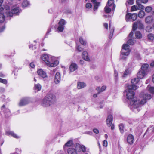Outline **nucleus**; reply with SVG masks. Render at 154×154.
Here are the masks:
<instances>
[{"label":"nucleus","mask_w":154,"mask_h":154,"mask_svg":"<svg viewBox=\"0 0 154 154\" xmlns=\"http://www.w3.org/2000/svg\"><path fill=\"white\" fill-rule=\"evenodd\" d=\"M56 100L55 95L53 93H49L42 99L41 103L42 106L48 107L54 104Z\"/></svg>","instance_id":"f03ea898"},{"label":"nucleus","mask_w":154,"mask_h":154,"mask_svg":"<svg viewBox=\"0 0 154 154\" xmlns=\"http://www.w3.org/2000/svg\"><path fill=\"white\" fill-rule=\"evenodd\" d=\"M84 63V61L83 60H80L79 61V63L80 64L82 65Z\"/></svg>","instance_id":"680f3d73"},{"label":"nucleus","mask_w":154,"mask_h":154,"mask_svg":"<svg viewBox=\"0 0 154 154\" xmlns=\"http://www.w3.org/2000/svg\"><path fill=\"white\" fill-rule=\"evenodd\" d=\"M145 12L143 11H141L138 13V17L140 18H143L145 16Z\"/></svg>","instance_id":"c85d7f7f"},{"label":"nucleus","mask_w":154,"mask_h":154,"mask_svg":"<svg viewBox=\"0 0 154 154\" xmlns=\"http://www.w3.org/2000/svg\"><path fill=\"white\" fill-rule=\"evenodd\" d=\"M119 128L121 133H122L124 132V126L123 124H121L119 126Z\"/></svg>","instance_id":"a19ab883"},{"label":"nucleus","mask_w":154,"mask_h":154,"mask_svg":"<svg viewBox=\"0 0 154 154\" xmlns=\"http://www.w3.org/2000/svg\"><path fill=\"white\" fill-rule=\"evenodd\" d=\"M34 89L37 91H40L42 88L41 85L39 84H35L34 87Z\"/></svg>","instance_id":"7c9ffc66"},{"label":"nucleus","mask_w":154,"mask_h":154,"mask_svg":"<svg viewBox=\"0 0 154 154\" xmlns=\"http://www.w3.org/2000/svg\"><path fill=\"white\" fill-rule=\"evenodd\" d=\"M114 3V0H109L108 1L107 5L109 7H112V10H114L115 9L116 6Z\"/></svg>","instance_id":"5701e85b"},{"label":"nucleus","mask_w":154,"mask_h":154,"mask_svg":"<svg viewBox=\"0 0 154 154\" xmlns=\"http://www.w3.org/2000/svg\"><path fill=\"white\" fill-rule=\"evenodd\" d=\"M73 145V141L72 140H70L68 141L65 143L64 146V149H65L66 147H69Z\"/></svg>","instance_id":"cd10ccee"},{"label":"nucleus","mask_w":154,"mask_h":154,"mask_svg":"<svg viewBox=\"0 0 154 154\" xmlns=\"http://www.w3.org/2000/svg\"><path fill=\"white\" fill-rule=\"evenodd\" d=\"M128 43L130 45H133L134 43V42L132 39H130L128 40Z\"/></svg>","instance_id":"49530a36"},{"label":"nucleus","mask_w":154,"mask_h":154,"mask_svg":"<svg viewBox=\"0 0 154 154\" xmlns=\"http://www.w3.org/2000/svg\"><path fill=\"white\" fill-rule=\"evenodd\" d=\"M0 82L6 84L7 82L6 80L0 78Z\"/></svg>","instance_id":"a18cd8bd"},{"label":"nucleus","mask_w":154,"mask_h":154,"mask_svg":"<svg viewBox=\"0 0 154 154\" xmlns=\"http://www.w3.org/2000/svg\"><path fill=\"white\" fill-rule=\"evenodd\" d=\"M112 9V7H109L108 5H106L104 8L105 11L107 13H109Z\"/></svg>","instance_id":"72a5a7b5"},{"label":"nucleus","mask_w":154,"mask_h":154,"mask_svg":"<svg viewBox=\"0 0 154 154\" xmlns=\"http://www.w3.org/2000/svg\"><path fill=\"white\" fill-rule=\"evenodd\" d=\"M30 66L32 68H33L35 67V65L33 63H30Z\"/></svg>","instance_id":"13d9d810"},{"label":"nucleus","mask_w":154,"mask_h":154,"mask_svg":"<svg viewBox=\"0 0 154 154\" xmlns=\"http://www.w3.org/2000/svg\"><path fill=\"white\" fill-rule=\"evenodd\" d=\"M82 58L85 60L87 61H89L90 59L88 57V52L86 51L83 52L82 55Z\"/></svg>","instance_id":"412c9836"},{"label":"nucleus","mask_w":154,"mask_h":154,"mask_svg":"<svg viewBox=\"0 0 154 154\" xmlns=\"http://www.w3.org/2000/svg\"><path fill=\"white\" fill-rule=\"evenodd\" d=\"M147 38L149 40L152 41L154 38V36L152 34L150 33L148 34Z\"/></svg>","instance_id":"58836bf2"},{"label":"nucleus","mask_w":154,"mask_h":154,"mask_svg":"<svg viewBox=\"0 0 154 154\" xmlns=\"http://www.w3.org/2000/svg\"><path fill=\"white\" fill-rule=\"evenodd\" d=\"M108 145V142L106 140H105L103 142V145L105 147H106Z\"/></svg>","instance_id":"09e8293b"},{"label":"nucleus","mask_w":154,"mask_h":154,"mask_svg":"<svg viewBox=\"0 0 154 154\" xmlns=\"http://www.w3.org/2000/svg\"><path fill=\"white\" fill-rule=\"evenodd\" d=\"M153 28L150 26H147L146 28V30L147 32H151L152 31Z\"/></svg>","instance_id":"ea45409f"},{"label":"nucleus","mask_w":154,"mask_h":154,"mask_svg":"<svg viewBox=\"0 0 154 154\" xmlns=\"http://www.w3.org/2000/svg\"><path fill=\"white\" fill-rule=\"evenodd\" d=\"M140 0L136 1V5H134L131 6V12L136 11L137 10H140L141 9H143L144 8V6L141 4H139V2Z\"/></svg>","instance_id":"423d86ee"},{"label":"nucleus","mask_w":154,"mask_h":154,"mask_svg":"<svg viewBox=\"0 0 154 154\" xmlns=\"http://www.w3.org/2000/svg\"><path fill=\"white\" fill-rule=\"evenodd\" d=\"M6 134L7 135H11L14 138L16 139H19L20 138V136L17 135L13 131H6Z\"/></svg>","instance_id":"f3484780"},{"label":"nucleus","mask_w":154,"mask_h":154,"mask_svg":"<svg viewBox=\"0 0 154 154\" xmlns=\"http://www.w3.org/2000/svg\"><path fill=\"white\" fill-rule=\"evenodd\" d=\"M104 27L106 29H108V24L107 23H104Z\"/></svg>","instance_id":"5fc2aeb1"},{"label":"nucleus","mask_w":154,"mask_h":154,"mask_svg":"<svg viewBox=\"0 0 154 154\" xmlns=\"http://www.w3.org/2000/svg\"><path fill=\"white\" fill-rule=\"evenodd\" d=\"M5 91V89L4 88L0 87V92L1 93H2Z\"/></svg>","instance_id":"4d7b16f0"},{"label":"nucleus","mask_w":154,"mask_h":154,"mask_svg":"<svg viewBox=\"0 0 154 154\" xmlns=\"http://www.w3.org/2000/svg\"><path fill=\"white\" fill-rule=\"evenodd\" d=\"M5 8L6 10V13L7 17H12L14 14L18 15V13L21 11V9L17 5H14L11 7V11L8 7H6Z\"/></svg>","instance_id":"39448f33"},{"label":"nucleus","mask_w":154,"mask_h":154,"mask_svg":"<svg viewBox=\"0 0 154 154\" xmlns=\"http://www.w3.org/2000/svg\"><path fill=\"white\" fill-rule=\"evenodd\" d=\"M29 100L28 98H24L21 99L19 103V106H23L29 103Z\"/></svg>","instance_id":"9b49d317"},{"label":"nucleus","mask_w":154,"mask_h":154,"mask_svg":"<svg viewBox=\"0 0 154 154\" xmlns=\"http://www.w3.org/2000/svg\"><path fill=\"white\" fill-rule=\"evenodd\" d=\"M5 98V96L4 95H2L1 97V98L2 99V101H4V100Z\"/></svg>","instance_id":"052dcab7"},{"label":"nucleus","mask_w":154,"mask_h":154,"mask_svg":"<svg viewBox=\"0 0 154 154\" xmlns=\"http://www.w3.org/2000/svg\"><path fill=\"white\" fill-rule=\"evenodd\" d=\"M79 41L80 43L83 45H85L86 44V41L82 37H80L79 38Z\"/></svg>","instance_id":"2f4dec72"},{"label":"nucleus","mask_w":154,"mask_h":154,"mask_svg":"<svg viewBox=\"0 0 154 154\" xmlns=\"http://www.w3.org/2000/svg\"><path fill=\"white\" fill-rule=\"evenodd\" d=\"M100 88H101L100 87H98L96 88V90L98 91L99 93L101 92L100 91Z\"/></svg>","instance_id":"6e6d98bb"},{"label":"nucleus","mask_w":154,"mask_h":154,"mask_svg":"<svg viewBox=\"0 0 154 154\" xmlns=\"http://www.w3.org/2000/svg\"><path fill=\"white\" fill-rule=\"evenodd\" d=\"M57 153L58 154H64L61 151H60L57 152Z\"/></svg>","instance_id":"69168bd1"},{"label":"nucleus","mask_w":154,"mask_h":154,"mask_svg":"<svg viewBox=\"0 0 154 154\" xmlns=\"http://www.w3.org/2000/svg\"><path fill=\"white\" fill-rule=\"evenodd\" d=\"M0 76L4 77V75L2 72H0Z\"/></svg>","instance_id":"338daca9"},{"label":"nucleus","mask_w":154,"mask_h":154,"mask_svg":"<svg viewBox=\"0 0 154 154\" xmlns=\"http://www.w3.org/2000/svg\"><path fill=\"white\" fill-rule=\"evenodd\" d=\"M37 73L40 76L43 78L47 77L46 73L42 69H38L37 71Z\"/></svg>","instance_id":"dca6fc26"},{"label":"nucleus","mask_w":154,"mask_h":154,"mask_svg":"<svg viewBox=\"0 0 154 154\" xmlns=\"http://www.w3.org/2000/svg\"><path fill=\"white\" fill-rule=\"evenodd\" d=\"M5 29V27L4 26L0 28V32H3Z\"/></svg>","instance_id":"8fccbe9b"},{"label":"nucleus","mask_w":154,"mask_h":154,"mask_svg":"<svg viewBox=\"0 0 154 154\" xmlns=\"http://www.w3.org/2000/svg\"><path fill=\"white\" fill-rule=\"evenodd\" d=\"M150 65L152 67H154V61L151 63Z\"/></svg>","instance_id":"0e129e2a"},{"label":"nucleus","mask_w":154,"mask_h":154,"mask_svg":"<svg viewBox=\"0 0 154 154\" xmlns=\"http://www.w3.org/2000/svg\"><path fill=\"white\" fill-rule=\"evenodd\" d=\"M60 74L59 72H57L56 73L55 76L54 82L55 84H57L60 83Z\"/></svg>","instance_id":"f8f14e48"},{"label":"nucleus","mask_w":154,"mask_h":154,"mask_svg":"<svg viewBox=\"0 0 154 154\" xmlns=\"http://www.w3.org/2000/svg\"><path fill=\"white\" fill-rule=\"evenodd\" d=\"M147 89L148 90L149 92L152 93H154V87H151L149 85H148L147 87Z\"/></svg>","instance_id":"473e14b6"},{"label":"nucleus","mask_w":154,"mask_h":154,"mask_svg":"<svg viewBox=\"0 0 154 154\" xmlns=\"http://www.w3.org/2000/svg\"><path fill=\"white\" fill-rule=\"evenodd\" d=\"M154 20V17L152 16H147L145 20L146 23L147 24H149L153 22Z\"/></svg>","instance_id":"ddd939ff"},{"label":"nucleus","mask_w":154,"mask_h":154,"mask_svg":"<svg viewBox=\"0 0 154 154\" xmlns=\"http://www.w3.org/2000/svg\"><path fill=\"white\" fill-rule=\"evenodd\" d=\"M137 27L140 29H144V27L143 24L140 21H137L134 23L132 29L133 31L136 30Z\"/></svg>","instance_id":"0eeeda50"},{"label":"nucleus","mask_w":154,"mask_h":154,"mask_svg":"<svg viewBox=\"0 0 154 154\" xmlns=\"http://www.w3.org/2000/svg\"><path fill=\"white\" fill-rule=\"evenodd\" d=\"M5 105H3L1 107L2 110H3L4 111H5V113L6 114V112H7V116L10 115L11 113L9 110L8 108H5Z\"/></svg>","instance_id":"a878e982"},{"label":"nucleus","mask_w":154,"mask_h":154,"mask_svg":"<svg viewBox=\"0 0 154 154\" xmlns=\"http://www.w3.org/2000/svg\"><path fill=\"white\" fill-rule=\"evenodd\" d=\"M76 49L79 52L82 51L83 50V48H82L81 47V46L80 45H77Z\"/></svg>","instance_id":"79ce46f5"},{"label":"nucleus","mask_w":154,"mask_h":154,"mask_svg":"<svg viewBox=\"0 0 154 154\" xmlns=\"http://www.w3.org/2000/svg\"><path fill=\"white\" fill-rule=\"evenodd\" d=\"M149 66V65L147 64H143L142 66L141 70L144 71V72H145L146 73Z\"/></svg>","instance_id":"393cba45"},{"label":"nucleus","mask_w":154,"mask_h":154,"mask_svg":"<svg viewBox=\"0 0 154 154\" xmlns=\"http://www.w3.org/2000/svg\"><path fill=\"white\" fill-rule=\"evenodd\" d=\"M138 87L133 85H130L126 86L124 94L126 95L127 98L131 100L130 105L131 110L135 112H137L141 109V105L146 103L147 100L151 98V95L147 93H141L139 97H134V92L133 91L137 89Z\"/></svg>","instance_id":"f257e3e1"},{"label":"nucleus","mask_w":154,"mask_h":154,"mask_svg":"<svg viewBox=\"0 0 154 154\" xmlns=\"http://www.w3.org/2000/svg\"><path fill=\"white\" fill-rule=\"evenodd\" d=\"M111 129L112 130H113L115 128L114 125L113 124H111Z\"/></svg>","instance_id":"e2e57ef3"},{"label":"nucleus","mask_w":154,"mask_h":154,"mask_svg":"<svg viewBox=\"0 0 154 154\" xmlns=\"http://www.w3.org/2000/svg\"><path fill=\"white\" fill-rule=\"evenodd\" d=\"M118 73L116 71H114V79L116 82H117L118 81Z\"/></svg>","instance_id":"37998d69"},{"label":"nucleus","mask_w":154,"mask_h":154,"mask_svg":"<svg viewBox=\"0 0 154 154\" xmlns=\"http://www.w3.org/2000/svg\"><path fill=\"white\" fill-rule=\"evenodd\" d=\"M131 19L133 21L135 20L137 17V14L136 13L131 14Z\"/></svg>","instance_id":"e433bc0d"},{"label":"nucleus","mask_w":154,"mask_h":154,"mask_svg":"<svg viewBox=\"0 0 154 154\" xmlns=\"http://www.w3.org/2000/svg\"><path fill=\"white\" fill-rule=\"evenodd\" d=\"M131 13H128L126 15V20L127 21H129L131 18Z\"/></svg>","instance_id":"c9c22d12"},{"label":"nucleus","mask_w":154,"mask_h":154,"mask_svg":"<svg viewBox=\"0 0 154 154\" xmlns=\"http://www.w3.org/2000/svg\"><path fill=\"white\" fill-rule=\"evenodd\" d=\"M134 137L131 134H129L127 136V140L128 144L130 145L132 144L134 142Z\"/></svg>","instance_id":"2eb2a0df"},{"label":"nucleus","mask_w":154,"mask_h":154,"mask_svg":"<svg viewBox=\"0 0 154 154\" xmlns=\"http://www.w3.org/2000/svg\"><path fill=\"white\" fill-rule=\"evenodd\" d=\"M92 7V5L90 3H87L86 4L85 7L87 8H91Z\"/></svg>","instance_id":"c03bdc74"},{"label":"nucleus","mask_w":154,"mask_h":154,"mask_svg":"<svg viewBox=\"0 0 154 154\" xmlns=\"http://www.w3.org/2000/svg\"><path fill=\"white\" fill-rule=\"evenodd\" d=\"M94 132L96 134H98L99 133V131L97 129H94L93 130Z\"/></svg>","instance_id":"864d4df0"},{"label":"nucleus","mask_w":154,"mask_h":154,"mask_svg":"<svg viewBox=\"0 0 154 154\" xmlns=\"http://www.w3.org/2000/svg\"><path fill=\"white\" fill-rule=\"evenodd\" d=\"M77 150L75 148V146L73 147L69 148L67 150V152L69 154H77Z\"/></svg>","instance_id":"a211bd4d"},{"label":"nucleus","mask_w":154,"mask_h":154,"mask_svg":"<svg viewBox=\"0 0 154 154\" xmlns=\"http://www.w3.org/2000/svg\"><path fill=\"white\" fill-rule=\"evenodd\" d=\"M41 58L45 62L46 64L50 67L56 66L59 63L58 60H55L54 57L50 55L43 54Z\"/></svg>","instance_id":"7ed1b4c3"},{"label":"nucleus","mask_w":154,"mask_h":154,"mask_svg":"<svg viewBox=\"0 0 154 154\" xmlns=\"http://www.w3.org/2000/svg\"><path fill=\"white\" fill-rule=\"evenodd\" d=\"M152 8L150 6H147L145 8V11L147 13H149L152 10Z\"/></svg>","instance_id":"4c0bfd02"},{"label":"nucleus","mask_w":154,"mask_h":154,"mask_svg":"<svg viewBox=\"0 0 154 154\" xmlns=\"http://www.w3.org/2000/svg\"><path fill=\"white\" fill-rule=\"evenodd\" d=\"M131 72V70L130 68L126 69L124 72L122 76L124 77H126L130 74Z\"/></svg>","instance_id":"b1692460"},{"label":"nucleus","mask_w":154,"mask_h":154,"mask_svg":"<svg viewBox=\"0 0 154 154\" xmlns=\"http://www.w3.org/2000/svg\"><path fill=\"white\" fill-rule=\"evenodd\" d=\"M152 81L154 83V74H153L152 76Z\"/></svg>","instance_id":"774afa93"},{"label":"nucleus","mask_w":154,"mask_h":154,"mask_svg":"<svg viewBox=\"0 0 154 154\" xmlns=\"http://www.w3.org/2000/svg\"><path fill=\"white\" fill-rule=\"evenodd\" d=\"M129 46L127 44H124L122 46L120 58L121 60H125L130 52Z\"/></svg>","instance_id":"20e7f679"},{"label":"nucleus","mask_w":154,"mask_h":154,"mask_svg":"<svg viewBox=\"0 0 154 154\" xmlns=\"http://www.w3.org/2000/svg\"><path fill=\"white\" fill-rule=\"evenodd\" d=\"M146 73L144 71L140 70V71L137 74V78L142 79L145 76Z\"/></svg>","instance_id":"aec40b11"},{"label":"nucleus","mask_w":154,"mask_h":154,"mask_svg":"<svg viewBox=\"0 0 154 154\" xmlns=\"http://www.w3.org/2000/svg\"><path fill=\"white\" fill-rule=\"evenodd\" d=\"M66 23L65 20L63 19H61L59 23V26L58 27V30L60 32L63 31L64 27V25Z\"/></svg>","instance_id":"9d476101"},{"label":"nucleus","mask_w":154,"mask_h":154,"mask_svg":"<svg viewBox=\"0 0 154 154\" xmlns=\"http://www.w3.org/2000/svg\"><path fill=\"white\" fill-rule=\"evenodd\" d=\"M114 31V29H112L110 31V38H112V34L113 32Z\"/></svg>","instance_id":"603ef678"},{"label":"nucleus","mask_w":154,"mask_h":154,"mask_svg":"<svg viewBox=\"0 0 154 154\" xmlns=\"http://www.w3.org/2000/svg\"><path fill=\"white\" fill-rule=\"evenodd\" d=\"M78 66L75 63H72L70 65L69 70L71 72H73L77 69Z\"/></svg>","instance_id":"6ab92c4d"},{"label":"nucleus","mask_w":154,"mask_h":154,"mask_svg":"<svg viewBox=\"0 0 154 154\" xmlns=\"http://www.w3.org/2000/svg\"><path fill=\"white\" fill-rule=\"evenodd\" d=\"M30 5L29 2L27 0L24 1L22 3V6L23 7H26Z\"/></svg>","instance_id":"c756f323"},{"label":"nucleus","mask_w":154,"mask_h":154,"mask_svg":"<svg viewBox=\"0 0 154 154\" xmlns=\"http://www.w3.org/2000/svg\"><path fill=\"white\" fill-rule=\"evenodd\" d=\"M106 87L105 86H103L100 89V91L101 92L103 91L106 89Z\"/></svg>","instance_id":"de8ad7c7"},{"label":"nucleus","mask_w":154,"mask_h":154,"mask_svg":"<svg viewBox=\"0 0 154 154\" xmlns=\"http://www.w3.org/2000/svg\"><path fill=\"white\" fill-rule=\"evenodd\" d=\"M6 10L5 8L4 9L2 8H0V23H3L5 19V16L4 14L7 15V13H6Z\"/></svg>","instance_id":"6e6552de"},{"label":"nucleus","mask_w":154,"mask_h":154,"mask_svg":"<svg viewBox=\"0 0 154 154\" xmlns=\"http://www.w3.org/2000/svg\"><path fill=\"white\" fill-rule=\"evenodd\" d=\"M75 147L78 152H81V150L84 152H86V147L83 145L76 143L75 144Z\"/></svg>","instance_id":"1a4fd4ad"},{"label":"nucleus","mask_w":154,"mask_h":154,"mask_svg":"<svg viewBox=\"0 0 154 154\" xmlns=\"http://www.w3.org/2000/svg\"><path fill=\"white\" fill-rule=\"evenodd\" d=\"M113 121V116L111 115L108 116L106 119V124L108 127H110Z\"/></svg>","instance_id":"4468645a"},{"label":"nucleus","mask_w":154,"mask_h":154,"mask_svg":"<svg viewBox=\"0 0 154 154\" xmlns=\"http://www.w3.org/2000/svg\"><path fill=\"white\" fill-rule=\"evenodd\" d=\"M135 36L137 39H140L142 38V35L140 32L139 31L136 32L135 33Z\"/></svg>","instance_id":"f704fd0d"},{"label":"nucleus","mask_w":154,"mask_h":154,"mask_svg":"<svg viewBox=\"0 0 154 154\" xmlns=\"http://www.w3.org/2000/svg\"><path fill=\"white\" fill-rule=\"evenodd\" d=\"M139 81V79L138 78H134L132 79L131 80V82L132 85H135L138 83Z\"/></svg>","instance_id":"bb28decb"},{"label":"nucleus","mask_w":154,"mask_h":154,"mask_svg":"<svg viewBox=\"0 0 154 154\" xmlns=\"http://www.w3.org/2000/svg\"><path fill=\"white\" fill-rule=\"evenodd\" d=\"M134 0H128V3L130 5H132L134 4Z\"/></svg>","instance_id":"3c124183"},{"label":"nucleus","mask_w":154,"mask_h":154,"mask_svg":"<svg viewBox=\"0 0 154 154\" xmlns=\"http://www.w3.org/2000/svg\"><path fill=\"white\" fill-rule=\"evenodd\" d=\"M86 86V84L84 82H78L77 84V88L79 89H81L85 87Z\"/></svg>","instance_id":"4be33fe9"},{"label":"nucleus","mask_w":154,"mask_h":154,"mask_svg":"<svg viewBox=\"0 0 154 154\" xmlns=\"http://www.w3.org/2000/svg\"><path fill=\"white\" fill-rule=\"evenodd\" d=\"M134 33L133 32H131L129 34V36L130 37H131L133 35Z\"/></svg>","instance_id":"bf43d9fd"}]
</instances>
